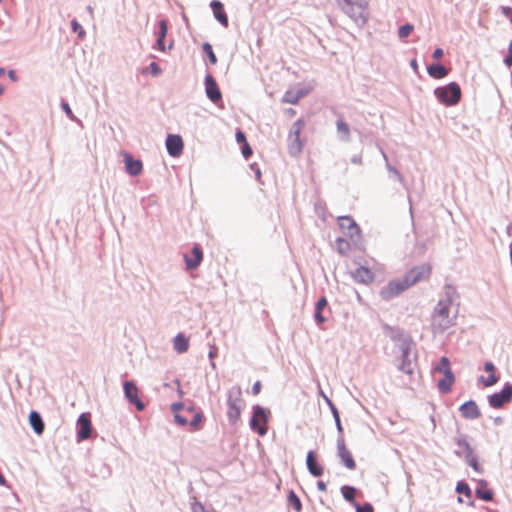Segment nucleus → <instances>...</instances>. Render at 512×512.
<instances>
[{"mask_svg":"<svg viewBox=\"0 0 512 512\" xmlns=\"http://www.w3.org/2000/svg\"><path fill=\"white\" fill-rule=\"evenodd\" d=\"M453 382V374H445L444 378L438 381V388L440 391L447 393L451 390Z\"/></svg>","mask_w":512,"mask_h":512,"instance_id":"29","label":"nucleus"},{"mask_svg":"<svg viewBox=\"0 0 512 512\" xmlns=\"http://www.w3.org/2000/svg\"><path fill=\"white\" fill-rule=\"evenodd\" d=\"M269 414V411L260 406H256L254 408L253 415L250 421V426L259 435H264L267 432V422Z\"/></svg>","mask_w":512,"mask_h":512,"instance_id":"8","label":"nucleus"},{"mask_svg":"<svg viewBox=\"0 0 512 512\" xmlns=\"http://www.w3.org/2000/svg\"><path fill=\"white\" fill-rule=\"evenodd\" d=\"M343 11L354 21L365 23L368 18L366 0H340Z\"/></svg>","mask_w":512,"mask_h":512,"instance_id":"3","label":"nucleus"},{"mask_svg":"<svg viewBox=\"0 0 512 512\" xmlns=\"http://www.w3.org/2000/svg\"><path fill=\"white\" fill-rule=\"evenodd\" d=\"M435 370L439 373H443L444 375L445 374H453L451 371V368H450L449 359L447 357H442L440 359V362L437 365V367L435 368Z\"/></svg>","mask_w":512,"mask_h":512,"instance_id":"32","label":"nucleus"},{"mask_svg":"<svg viewBox=\"0 0 512 512\" xmlns=\"http://www.w3.org/2000/svg\"><path fill=\"white\" fill-rule=\"evenodd\" d=\"M402 369L406 372V373H411L412 371L410 369H405L404 366H402Z\"/></svg>","mask_w":512,"mask_h":512,"instance_id":"58","label":"nucleus"},{"mask_svg":"<svg viewBox=\"0 0 512 512\" xmlns=\"http://www.w3.org/2000/svg\"><path fill=\"white\" fill-rule=\"evenodd\" d=\"M357 512H374L373 507L370 504L360 506L358 503H354Z\"/></svg>","mask_w":512,"mask_h":512,"instance_id":"40","label":"nucleus"},{"mask_svg":"<svg viewBox=\"0 0 512 512\" xmlns=\"http://www.w3.org/2000/svg\"><path fill=\"white\" fill-rule=\"evenodd\" d=\"M214 17L224 26H228V17L224 11L222 3L218 0H214L210 4Z\"/></svg>","mask_w":512,"mask_h":512,"instance_id":"21","label":"nucleus"},{"mask_svg":"<svg viewBox=\"0 0 512 512\" xmlns=\"http://www.w3.org/2000/svg\"><path fill=\"white\" fill-rule=\"evenodd\" d=\"M340 229L350 238L359 237L360 228L353 218L348 216H341L338 218Z\"/></svg>","mask_w":512,"mask_h":512,"instance_id":"12","label":"nucleus"},{"mask_svg":"<svg viewBox=\"0 0 512 512\" xmlns=\"http://www.w3.org/2000/svg\"><path fill=\"white\" fill-rule=\"evenodd\" d=\"M432 274V265L428 262L419 264L417 266L412 267L404 277L408 281L410 287L414 286L418 282L426 281L430 278Z\"/></svg>","mask_w":512,"mask_h":512,"instance_id":"6","label":"nucleus"},{"mask_svg":"<svg viewBox=\"0 0 512 512\" xmlns=\"http://www.w3.org/2000/svg\"><path fill=\"white\" fill-rule=\"evenodd\" d=\"M186 267L189 270L196 269L203 260V252L198 245L192 248L191 256H184Z\"/></svg>","mask_w":512,"mask_h":512,"instance_id":"17","label":"nucleus"},{"mask_svg":"<svg viewBox=\"0 0 512 512\" xmlns=\"http://www.w3.org/2000/svg\"><path fill=\"white\" fill-rule=\"evenodd\" d=\"M124 393L126 398L129 400L131 404H134L137 410L142 411L145 408L144 403L139 398V390L138 387L131 381H126L124 383Z\"/></svg>","mask_w":512,"mask_h":512,"instance_id":"11","label":"nucleus"},{"mask_svg":"<svg viewBox=\"0 0 512 512\" xmlns=\"http://www.w3.org/2000/svg\"><path fill=\"white\" fill-rule=\"evenodd\" d=\"M242 154L243 156L248 159L252 155V149L250 145L247 143L242 144Z\"/></svg>","mask_w":512,"mask_h":512,"instance_id":"42","label":"nucleus"},{"mask_svg":"<svg viewBox=\"0 0 512 512\" xmlns=\"http://www.w3.org/2000/svg\"><path fill=\"white\" fill-rule=\"evenodd\" d=\"M485 371L488 373V377H481V382L485 387L493 386L498 382V377L496 376V368L493 363L486 362L484 365Z\"/></svg>","mask_w":512,"mask_h":512,"instance_id":"22","label":"nucleus"},{"mask_svg":"<svg viewBox=\"0 0 512 512\" xmlns=\"http://www.w3.org/2000/svg\"><path fill=\"white\" fill-rule=\"evenodd\" d=\"M353 278L358 283L369 284L373 282L374 275L371 272V270L361 266L355 270V272L353 273Z\"/></svg>","mask_w":512,"mask_h":512,"instance_id":"19","label":"nucleus"},{"mask_svg":"<svg viewBox=\"0 0 512 512\" xmlns=\"http://www.w3.org/2000/svg\"><path fill=\"white\" fill-rule=\"evenodd\" d=\"M6 482L4 476L0 473V485H4Z\"/></svg>","mask_w":512,"mask_h":512,"instance_id":"54","label":"nucleus"},{"mask_svg":"<svg viewBox=\"0 0 512 512\" xmlns=\"http://www.w3.org/2000/svg\"><path fill=\"white\" fill-rule=\"evenodd\" d=\"M286 112L290 117H292L296 114V111L292 108L288 109Z\"/></svg>","mask_w":512,"mask_h":512,"instance_id":"52","label":"nucleus"},{"mask_svg":"<svg viewBox=\"0 0 512 512\" xmlns=\"http://www.w3.org/2000/svg\"><path fill=\"white\" fill-rule=\"evenodd\" d=\"M336 244L338 252L342 255H345L350 250L349 242L343 238H338Z\"/></svg>","mask_w":512,"mask_h":512,"instance_id":"35","label":"nucleus"},{"mask_svg":"<svg viewBox=\"0 0 512 512\" xmlns=\"http://www.w3.org/2000/svg\"><path fill=\"white\" fill-rule=\"evenodd\" d=\"M457 311L452 310V301L450 298L440 300L432 314L431 327L434 333L443 331L455 325Z\"/></svg>","mask_w":512,"mask_h":512,"instance_id":"1","label":"nucleus"},{"mask_svg":"<svg viewBox=\"0 0 512 512\" xmlns=\"http://www.w3.org/2000/svg\"><path fill=\"white\" fill-rule=\"evenodd\" d=\"M92 426L89 414H82L77 422V437L80 440L87 439L91 434Z\"/></svg>","mask_w":512,"mask_h":512,"instance_id":"15","label":"nucleus"},{"mask_svg":"<svg viewBox=\"0 0 512 512\" xmlns=\"http://www.w3.org/2000/svg\"><path fill=\"white\" fill-rule=\"evenodd\" d=\"M428 73L433 78L440 79L445 77L448 74V71L444 66L436 64L428 67Z\"/></svg>","mask_w":512,"mask_h":512,"instance_id":"27","label":"nucleus"},{"mask_svg":"<svg viewBox=\"0 0 512 512\" xmlns=\"http://www.w3.org/2000/svg\"><path fill=\"white\" fill-rule=\"evenodd\" d=\"M288 503L296 512H301L302 504L299 497L295 494V492L291 491L288 495Z\"/></svg>","mask_w":512,"mask_h":512,"instance_id":"33","label":"nucleus"},{"mask_svg":"<svg viewBox=\"0 0 512 512\" xmlns=\"http://www.w3.org/2000/svg\"><path fill=\"white\" fill-rule=\"evenodd\" d=\"M340 457L348 469H355L356 464L349 450H341Z\"/></svg>","mask_w":512,"mask_h":512,"instance_id":"30","label":"nucleus"},{"mask_svg":"<svg viewBox=\"0 0 512 512\" xmlns=\"http://www.w3.org/2000/svg\"><path fill=\"white\" fill-rule=\"evenodd\" d=\"M72 29L75 33L78 34V37L82 39L85 36V30L83 27L75 20L71 22Z\"/></svg>","mask_w":512,"mask_h":512,"instance_id":"39","label":"nucleus"},{"mask_svg":"<svg viewBox=\"0 0 512 512\" xmlns=\"http://www.w3.org/2000/svg\"><path fill=\"white\" fill-rule=\"evenodd\" d=\"M189 348V341L183 334H178L174 338V349L178 353H184Z\"/></svg>","mask_w":512,"mask_h":512,"instance_id":"26","label":"nucleus"},{"mask_svg":"<svg viewBox=\"0 0 512 512\" xmlns=\"http://www.w3.org/2000/svg\"><path fill=\"white\" fill-rule=\"evenodd\" d=\"M414 26L411 24H405L398 29V36L400 39H405L413 32Z\"/></svg>","mask_w":512,"mask_h":512,"instance_id":"36","label":"nucleus"},{"mask_svg":"<svg viewBox=\"0 0 512 512\" xmlns=\"http://www.w3.org/2000/svg\"><path fill=\"white\" fill-rule=\"evenodd\" d=\"M70 114H71V110L68 107V105L66 104V115L69 116Z\"/></svg>","mask_w":512,"mask_h":512,"instance_id":"56","label":"nucleus"},{"mask_svg":"<svg viewBox=\"0 0 512 512\" xmlns=\"http://www.w3.org/2000/svg\"><path fill=\"white\" fill-rule=\"evenodd\" d=\"M443 56V50L441 48H437L433 52V57L435 59H440Z\"/></svg>","mask_w":512,"mask_h":512,"instance_id":"47","label":"nucleus"},{"mask_svg":"<svg viewBox=\"0 0 512 512\" xmlns=\"http://www.w3.org/2000/svg\"><path fill=\"white\" fill-rule=\"evenodd\" d=\"M337 131L341 134L345 139H348L350 136V129L347 123L343 120L339 119L337 121Z\"/></svg>","mask_w":512,"mask_h":512,"instance_id":"34","label":"nucleus"},{"mask_svg":"<svg viewBox=\"0 0 512 512\" xmlns=\"http://www.w3.org/2000/svg\"><path fill=\"white\" fill-rule=\"evenodd\" d=\"M307 93L308 91L304 90H289L284 94L282 101L284 103L297 104Z\"/></svg>","mask_w":512,"mask_h":512,"instance_id":"24","label":"nucleus"},{"mask_svg":"<svg viewBox=\"0 0 512 512\" xmlns=\"http://www.w3.org/2000/svg\"><path fill=\"white\" fill-rule=\"evenodd\" d=\"M159 26H160V33H159V38L157 40V45H158V49L164 52V51H166V48L164 45V39H165V37L167 35V31H168L167 22L165 20H161L159 22Z\"/></svg>","mask_w":512,"mask_h":512,"instance_id":"28","label":"nucleus"},{"mask_svg":"<svg viewBox=\"0 0 512 512\" xmlns=\"http://www.w3.org/2000/svg\"><path fill=\"white\" fill-rule=\"evenodd\" d=\"M236 140L241 145L247 143L246 136L241 130L236 132Z\"/></svg>","mask_w":512,"mask_h":512,"instance_id":"44","label":"nucleus"},{"mask_svg":"<svg viewBox=\"0 0 512 512\" xmlns=\"http://www.w3.org/2000/svg\"><path fill=\"white\" fill-rule=\"evenodd\" d=\"M173 410L175 412V420L181 425H190L192 430H197L202 422L201 413L196 412L192 408H184L182 404H174Z\"/></svg>","mask_w":512,"mask_h":512,"instance_id":"2","label":"nucleus"},{"mask_svg":"<svg viewBox=\"0 0 512 512\" xmlns=\"http://www.w3.org/2000/svg\"><path fill=\"white\" fill-rule=\"evenodd\" d=\"M205 91L207 94V97L214 103H217L221 100L222 94L219 90V87L213 78L212 75H206L205 77Z\"/></svg>","mask_w":512,"mask_h":512,"instance_id":"14","label":"nucleus"},{"mask_svg":"<svg viewBox=\"0 0 512 512\" xmlns=\"http://www.w3.org/2000/svg\"><path fill=\"white\" fill-rule=\"evenodd\" d=\"M460 412L465 419H477L481 413L474 401H467L460 406Z\"/></svg>","mask_w":512,"mask_h":512,"instance_id":"18","label":"nucleus"},{"mask_svg":"<svg viewBox=\"0 0 512 512\" xmlns=\"http://www.w3.org/2000/svg\"><path fill=\"white\" fill-rule=\"evenodd\" d=\"M457 491L466 495H470V489L467 484L459 483L457 485Z\"/></svg>","mask_w":512,"mask_h":512,"instance_id":"43","label":"nucleus"},{"mask_svg":"<svg viewBox=\"0 0 512 512\" xmlns=\"http://www.w3.org/2000/svg\"><path fill=\"white\" fill-rule=\"evenodd\" d=\"M262 384L260 381H256L252 387V394L258 395L261 391Z\"/></svg>","mask_w":512,"mask_h":512,"instance_id":"46","label":"nucleus"},{"mask_svg":"<svg viewBox=\"0 0 512 512\" xmlns=\"http://www.w3.org/2000/svg\"><path fill=\"white\" fill-rule=\"evenodd\" d=\"M318 490L325 492L327 490V485L323 481H319L317 483Z\"/></svg>","mask_w":512,"mask_h":512,"instance_id":"50","label":"nucleus"},{"mask_svg":"<svg viewBox=\"0 0 512 512\" xmlns=\"http://www.w3.org/2000/svg\"><path fill=\"white\" fill-rule=\"evenodd\" d=\"M6 482L4 476L0 473V485H4Z\"/></svg>","mask_w":512,"mask_h":512,"instance_id":"55","label":"nucleus"},{"mask_svg":"<svg viewBox=\"0 0 512 512\" xmlns=\"http://www.w3.org/2000/svg\"><path fill=\"white\" fill-rule=\"evenodd\" d=\"M501 11L505 16H510V15L512 16V8L511 7L504 6L501 8Z\"/></svg>","mask_w":512,"mask_h":512,"instance_id":"48","label":"nucleus"},{"mask_svg":"<svg viewBox=\"0 0 512 512\" xmlns=\"http://www.w3.org/2000/svg\"><path fill=\"white\" fill-rule=\"evenodd\" d=\"M4 73H5L4 68H1V67H0V76L4 75Z\"/></svg>","mask_w":512,"mask_h":512,"instance_id":"57","label":"nucleus"},{"mask_svg":"<svg viewBox=\"0 0 512 512\" xmlns=\"http://www.w3.org/2000/svg\"><path fill=\"white\" fill-rule=\"evenodd\" d=\"M203 51L206 53V55L208 56L209 60H210V63L211 64H216L217 63V58H216V55L214 54L213 52V49H212V46L209 44V43H204L203 45Z\"/></svg>","mask_w":512,"mask_h":512,"instance_id":"38","label":"nucleus"},{"mask_svg":"<svg viewBox=\"0 0 512 512\" xmlns=\"http://www.w3.org/2000/svg\"><path fill=\"white\" fill-rule=\"evenodd\" d=\"M227 404L228 419L231 423H236L240 418L243 406L242 391L239 386H235L229 390Z\"/></svg>","mask_w":512,"mask_h":512,"instance_id":"4","label":"nucleus"},{"mask_svg":"<svg viewBox=\"0 0 512 512\" xmlns=\"http://www.w3.org/2000/svg\"><path fill=\"white\" fill-rule=\"evenodd\" d=\"M467 459H468V463H469V465H470V466H471L475 471L479 472V471H480V467H479V464H478L477 460L475 459V457H474V456H472L471 454H469V455H468V457H467Z\"/></svg>","mask_w":512,"mask_h":512,"instance_id":"41","label":"nucleus"},{"mask_svg":"<svg viewBox=\"0 0 512 512\" xmlns=\"http://www.w3.org/2000/svg\"><path fill=\"white\" fill-rule=\"evenodd\" d=\"M408 288H410V285L405 277L402 279H395L388 282V284L381 289L380 296L384 300H391L406 291Z\"/></svg>","mask_w":512,"mask_h":512,"instance_id":"7","label":"nucleus"},{"mask_svg":"<svg viewBox=\"0 0 512 512\" xmlns=\"http://www.w3.org/2000/svg\"><path fill=\"white\" fill-rule=\"evenodd\" d=\"M476 494L485 501H491L493 499V492L490 489L478 488Z\"/></svg>","mask_w":512,"mask_h":512,"instance_id":"37","label":"nucleus"},{"mask_svg":"<svg viewBox=\"0 0 512 512\" xmlns=\"http://www.w3.org/2000/svg\"><path fill=\"white\" fill-rule=\"evenodd\" d=\"M126 172L131 176H138L142 173L143 164L141 160H134L129 153L124 154Z\"/></svg>","mask_w":512,"mask_h":512,"instance_id":"16","label":"nucleus"},{"mask_svg":"<svg viewBox=\"0 0 512 512\" xmlns=\"http://www.w3.org/2000/svg\"><path fill=\"white\" fill-rule=\"evenodd\" d=\"M184 147L183 140L180 135L169 134L166 139V148L170 156L179 157Z\"/></svg>","mask_w":512,"mask_h":512,"instance_id":"13","label":"nucleus"},{"mask_svg":"<svg viewBox=\"0 0 512 512\" xmlns=\"http://www.w3.org/2000/svg\"><path fill=\"white\" fill-rule=\"evenodd\" d=\"M328 307V301L325 297L318 300L315 308V320L318 324H323L326 321V317L323 315V311Z\"/></svg>","mask_w":512,"mask_h":512,"instance_id":"25","label":"nucleus"},{"mask_svg":"<svg viewBox=\"0 0 512 512\" xmlns=\"http://www.w3.org/2000/svg\"><path fill=\"white\" fill-rule=\"evenodd\" d=\"M306 463L309 472L313 476L319 477L323 474V467L318 463L317 457L314 454V452L310 451L308 453Z\"/></svg>","mask_w":512,"mask_h":512,"instance_id":"20","label":"nucleus"},{"mask_svg":"<svg viewBox=\"0 0 512 512\" xmlns=\"http://www.w3.org/2000/svg\"><path fill=\"white\" fill-rule=\"evenodd\" d=\"M29 423L36 434L41 435L43 433L44 422L38 412H36V411L30 412Z\"/></svg>","mask_w":512,"mask_h":512,"instance_id":"23","label":"nucleus"},{"mask_svg":"<svg viewBox=\"0 0 512 512\" xmlns=\"http://www.w3.org/2000/svg\"><path fill=\"white\" fill-rule=\"evenodd\" d=\"M411 66L413 67V69H414L415 71H417V69H418V64H417V61H416V60H412V61H411Z\"/></svg>","mask_w":512,"mask_h":512,"instance_id":"53","label":"nucleus"},{"mask_svg":"<svg viewBox=\"0 0 512 512\" xmlns=\"http://www.w3.org/2000/svg\"><path fill=\"white\" fill-rule=\"evenodd\" d=\"M435 95L443 104L452 106L459 102L461 98V88L457 83L452 82L444 87L437 88Z\"/></svg>","mask_w":512,"mask_h":512,"instance_id":"5","label":"nucleus"},{"mask_svg":"<svg viewBox=\"0 0 512 512\" xmlns=\"http://www.w3.org/2000/svg\"><path fill=\"white\" fill-rule=\"evenodd\" d=\"M508 56L504 59V63L510 67L512 65V41L510 42L509 44V48H508Z\"/></svg>","mask_w":512,"mask_h":512,"instance_id":"45","label":"nucleus"},{"mask_svg":"<svg viewBox=\"0 0 512 512\" xmlns=\"http://www.w3.org/2000/svg\"><path fill=\"white\" fill-rule=\"evenodd\" d=\"M304 121L302 119L297 120L292 127V130L289 134L290 140V151L292 153L298 154L302 151L303 143L300 139L302 130L304 128Z\"/></svg>","mask_w":512,"mask_h":512,"instance_id":"9","label":"nucleus"},{"mask_svg":"<svg viewBox=\"0 0 512 512\" xmlns=\"http://www.w3.org/2000/svg\"><path fill=\"white\" fill-rule=\"evenodd\" d=\"M341 492L347 501L351 502L353 505L357 503L355 501L356 489L354 487L345 485L341 488Z\"/></svg>","mask_w":512,"mask_h":512,"instance_id":"31","label":"nucleus"},{"mask_svg":"<svg viewBox=\"0 0 512 512\" xmlns=\"http://www.w3.org/2000/svg\"><path fill=\"white\" fill-rule=\"evenodd\" d=\"M150 68H151L152 73L155 75H157L160 72V68L158 67V65L155 62H152L150 64Z\"/></svg>","mask_w":512,"mask_h":512,"instance_id":"49","label":"nucleus"},{"mask_svg":"<svg viewBox=\"0 0 512 512\" xmlns=\"http://www.w3.org/2000/svg\"><path fill=\"white\" fill-rule=\"evenodd\" d=\"M4 93V88L0 85V96Z\"/></svg>","mask_w":512,"mask_h":512,"instance_id":"59","label":"nucleus"},{"mask_svg":"<svg viewBox=\"0 0 512 512\" xmlns=\"http://www.w3.org/2000/svg\"><path fill=\"white\" fill-rule=\"evenodd\" d=\"M512 400V385L506 384L500 392L489 396V404L496 409Z\"/></svg>","mask_w":512,"mask_h":512,"instance_id":"10","label":"nucleus"},{"mask_svg":"<svg viewBox=\"0 0 512 512\" xmlns=\"http://www.w3.org/2000/svg\"><path fill=\"white\" fill-rule=\"evenodd\" d=\"M8 77L12 80V81H17V76H16V73L14 70H10L8 71Z\"/></svg>","mask_w":512,"mask_h":512,"instance_id":"51","label":"nucleus"}]
</instances>
